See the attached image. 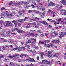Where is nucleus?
Returning a JSON list of instances; mask_svg holds the SVG:
<instances>
[{"instance_id":"nucleus-28","label":"nucleus","mask_w":66,"mask_h":66,"mask_svg":"<svg viewBox=\"0 0 66 66\" xmlns=\"http://www.w3.org/2000/svg\"><path fill=\"white\" fill-rule=\"evenodd\" d=\"M60 42V40H55V44H58Z\"/></svg>"},{"instance_id":"nucleus-3","label":"nucleus","mask_w":66,"mask_h":66,"mask_svg":"<svg viewBox=\"0 0 66 66\" xmlns=\"http://www.w3.org/2000/svg\"><path fill=\"white\" fill-rule=\"evenodd\" d=\"M48 4V6H54V5H55V3H53V2H49Z\"/></svg>"},{"instance_id":"nucleus-17","label":"nucleus","mask_w":66,"mask_h":66,"mask_svg":"<svg viewBox=\"0 0 66 66\" xmlns=\"http://www.w3.org/2000/svg\"><path fill=\"white\" fill-rule=\"evenodd\" d=\"M31 2V0H28L27 2H24V4H26V5H28V4H29V2Z\"/></svg>"},{"instance_id":"nucleus-5","label":"nucleus","mask_w":66,"mask_h":66,"mask_svg":"<svg viewBox=\"0 0 66 66\" xmlns=\"http://www.w3.org/2000/svg\"><path fill=\"white\" fill-rule=\"evenodd\" d=\"M60 12H61V14H63L64 13H64V15H66V10L63 9H62L60 11Z\"/></svg>"},{"instance_id":"nucleus-30","label":"nucleus","mask_w":66,"mask_h":66,"mask_svg":"<svg viewBox=\"0 0 66 66\" xmlns=\"http://www.w3.org/2000/svg\"><path fill=\"white\" fill-rule=\"evenodd\" d=\"M30 40H34V41L35 42H36V39H35L34 38H30Z\"/></svg>"},{"instance_id":"nucleus-51","label":"nucleus","mask_w":66,"mask_h":66,"mask_svg":"<svg viewBox=\"0 0 66 66\" xmlns=\"http://www.w3.org/2000/svg\"><path fill=\"white\" fill-rule=\"evenodd\" d=\"M45 8H42V11H44L45 10Z\"/></svg>"},{"instance_id":"nucleus-35","label":"nucleus","mask_w":66,"mask_h":66,"mask_svg":"<svg viewBox=\"0 0 66 66\" xmlns=\"http://www.w3.org/2000/svg\"><path fill=\"white\" fill-rule=\"evenodd\" d=\"M24 56V54H22L21 55H20V57L21 58H23V56Z\"/></svg>"},{"instance_id":"nucleus-60","label":"nucleus","mask_w":66,"mask_h":66,"mask_svg":"<svg viewBox=\"0 0 66 66\" xmlns=\"http://www.w3.org/2000/svg\"><path fill=\"white\" fill-rule=\"evenodd\" d=\"M4 9H5V8L4 7H2V8H1V10H2V11H3V10H4Z\"/></svg>"},{"instance_id":"nucleus-20","label":"nucleus","mask_w":66,"mask_h":66,"mask_svg":"<svg viewBox=\"0 0 66 66\" xmlns=\"http://www.w3.org/2000/svg\"><path fill=\"white\" fill-rule=\"evenodd\" d=\"M17 22H19V20H13L12 21V22L13 23H17Z\"/></svg>"},{"instance_id":"nucleus-36","label":"nucleus","mask_w":66,"mask_h":66,"mask_svg":"<svg viewBox=\"0 0 66 66\" xmlns=\"http://www.w3.org/2000/svg\"><path fill=\"white\" fill-rule=\"evenodd\" d=\"M11 26V27H13V24H12V23H11V22H9V26Z\"/></svg>"},{"instance_id":"nucleus-61","label":"nucleus","mask_w":66,"mask_h":66,"mask_svg":"<svg viewBox=\"0 0 66 66\" xmlns=\"http://www.w3.org/2000/svg\"><path fill=\"white\" fill-rule=\"evenodd\" d=\"M31 24H32V25H36V23H32Z\"/></svg>"},{"instance_id":"nucleus-13","label":"nucleus","mask_w":66,"mask_h":66,"mask_svg":"<svg viewBox=\"0 0 66 66\" xmlns=\"http://www.w3.org/2000/svg\"><path fill=\"white\" fill-rule=\"evenodd\" d=\"M17 32L19 33H22L23 32L24 33H25V32L24 31H23L21 30H18L17 31Z\"/></svg>"},{"instance_id":"nucleus-29","label":"nucleus","mask_w":66,"mask_h":66,"mask_svg":"<svg viewBox=\"0 0 66 66\" xmlns=\"http://www.w3.org/2000/svg\"><path fill=\"white\" fill-rule=\"evenodd\" d=\"M53 52V50H52V51H48V54L49 55L51 54V53H52Z\"/></svg>"},{"instance_id":"nucleus-38","label":"nucleus","mask_w":66,"mask_h":66,"mask_svg":"<svg viewBox=\"0 0 66 66\" xmlns=\"http://www.w3.org/2000/svg\"><path fill=\"white\" fill-rule=\"evenodd\" d=\"M3 57H4V55H2L0 56V60L2 58H3Z\"/></svg>"},{"instance_id":"nucleus-37","label":"nucleus","mask_w":66,"mask_h":66,"mask_svg":"<svg viewBox=\"0 0 66 66\" xmlns=\"http://www.w3.org/2000/svg\"><path fill=\"white\" fill-rule=\"evenodd\" d=\"M26 66H34V64H32V63H31V64L28 65H26Z\"/></svg>"},{"instance_id":"nucleus-11","label":"nucleus","mask_w":66,"mask_h":66,"mask_svg":"<svg viewBox=\"0 0 66 66\" xmlns=\"http://www.w3.org/2000/svg\"><path fill=\"white\" fill-rule=\"evenodd\" d=\"M5 24H6L5 27H9V26L10 23H9V21H6L5 22Z\"/></svg>"},{"instance_id":"nucleus-59","label":"nucleus","mask_w":66,"mask_h":66,"mask_svg":"<svg viewBox=\"0 0 66 66\" xmlns=\"http://www.w3.org/2000/svg\"><path fill=\"white\" fill-rule=\"evenodd\" d=\"M43 56H44L43 55H41V59H43Z\"/></svg>"},{"instance_id":"nucleus-22","label":"nucleus","mask_w":66,"mask_h":66,"mask_svg":"<svg viewBox=\"0 0 66 66\" xmlns=\"http://www.w3.org/2000/svg\"><path fill=\"white\" fill-rule=\"evenodd\" d=\"M11 32H12V30H10L9 31L7 30L6 33L7 34H9L10 33H11Z\"/></svg>"},{"instance_id":"nucleus-34","label":"nucleus","mask_w":66,"mask_h":66,"mask_svg":"<svg viewBox=\"0 0 66 66\" xmlns=\"http://www.w3.org/2000/svg\"><path fill=\"white\" fill-rule=\"evenodd\" d=\"M2 48L3 50H5V49H6V47H5V46H3L2 47Z\"/></svg>"},{"instance_id":"nucleus-40","label":"nucleus","mask_w":66,"mask_h":66,"mask_svg":"<svg viewBox=\"0 0 66 66\" xmlns=\"http://www.w3.org/2000/svg\"><path fill=\"white\" fill-rule=\"evenodd\" d=\"M25 46H26V47H27V48H29V47H30V45H28L26 44Z\"/></svg>"},{"instance_id":"nucleus-6","label":"nucleus","mask_w":66,"mask_h":66,"mask_svg":"<svg viewBox=\"0 0 66 66\" xmlns=\"http://www.w3.org/2000/svg\"><path fill=\"white\" fill-rule=\"evenodd\" d=\"M60 53H55V54L53 56L54 57H57V58H58V56H57V55H60Z\"/></svg>"},{"instance_id":"nucleus-46","label":"nucleus","mask_w":66,"mask_h":66,"mask_svg":"<svg viewBox=\"0 0 66 66\" xmlns=\"http://www.w3.org/2000/svg\"><path fill=\"white\" fill-rule=\"evenodd\" d=\"M61 18L58 19L57 21H61Z\"/></svg>"},{"instance_id":"nucleus-4","label":"nucleus","mask_w":66,"mask_h":66,"mask_svg":"<svg viewBox=\"0 0 66 66\" xmlns=\"http://www.w3.org/2000/svg\"><path fill=\"white\" fill-rule=\"evenodd\" d=\"M44 45L45 46H47V48H48L49 47H53V44H52L51 43H50L49 44H45Z\"/></svg>"},{"instance_id":"nucleus-24","label":"nucleus","mask_w":66,"mask_h":66,"mask_svg":"<svg viewBox=\"0 0 66 66\" xmlns=\"http://www.w3.org/2000/svg\"><path fill=\"white\" fill-rule=\"evenodd\" d=\"M30 35L31 36H34V34L33 33H30Z\"/></svg>"},{"instance_id":"nucleus-33","label":"nucleus","mask_w":66,"mask_h":66,"mask_svg":"<svg viewBox=\"0 0 66 66\" xmlns=\"http://www.w3.org/2000/svg\"><path fill=\"white\" fill-rule=\"evenodd\" d=\"M11 34L12 35H13V36H14V35H15L16 34V33L14 32L12 33H11Z\"/></svg>"},{"instance_id":"nucleus-2","label":"nucleus","mask_w":66,"mask_h":66,"mask_svg":"<svg viewBox=\"0 0 66 66\" xmlns=\"http://www.w3.org/2000/svg\"><path fill=\"white\" fill-rule=\"evenodd\" d=\"M26 61H30V62H35L36 61L33 58H28L26 60Z\"/></svg>"},{"instance_id":"nucleus-23","label":"nucleus","mask_w":66,"mask_h":66,"mask_svg":"<svg viewBox=\"0 0 66 66\" xmlns=\"http://www.w3.org/2000/svg\"><path fill=\"white\" fill-rule=\"evenodd\" d=\"M10 65L11 66H15V65H14V63L12 62H10Z\"/></svg>"},{"instance_id":"nucleus-57","label":"nucleus","mask_w":66,"mask_h":66,"mask_svg":"<svg viewBox=\"0 0 66 66\" xmlns=\"http://www.w3.org/2000/svg\"><path fill=\"white\" fill-rule=\"evenodd\" d=\"M38 36V34L36 33L35 34V37H36V36Z\"/></svg>"},{"instance_id":"nucleus-42","label":"nucleus","mask_w":66,"mask_h":66,"mask_svg":"<svg viewBox=\"0 0 66 66\" xmlns=\"http://www.w3.org/2000/svg\"><path fill=\"white\" fill-rule=\"evenodd\" d=\"M31 7V5L27 6L26 7V8L28 9V8H29V7Z\"/></svg>"},{"instance_id":"nucleus-7","label":"nucleus","mask_w":66,"mask_h":66,"mask_svg":"<svg viewBox=\"0 0 66 66\" xmlns=\"http://www.w3.org/2000/svg\"><path fill=\"white\" fill-rule=\"evenodd\" d=\"M61 4H64L66 5V0H62L61 1Z\"/></svg>"},{"instance_id":"nucleus-8","label":"nucleus","mask_w":66,"mask_h":66,"mask_svg":"<svg viewBox=\"0 0 66 66\" xmlns=\"http://www.w3.org/2000/svg\"><path fill=\"white\" fill-rule=\"evenodd\" d=\"M40 23H42L43 24H45V25H48V23H47V22L45 21H41L40 22Z\"/></svg>"},{"instance_id":"nucleus-25","label":"nucleus","mask_w":66,"mask_h":66,"mask_svg":"<svg viewBox=\"0 0 66 66\" xmlns=\"http://www.w3.org/2000/svg\"><path fill=\"white\" fill-rule=\"evenodd\" d=\"M9 5H11L12 6H13L14 5V4L12 2H11L10 3H9Z\"/></svg>"},{"instance_id":"nucleus-54","label":"nucleus","mask_w":66,"mask_h":66,"mask_svg":"<svg viewBox=\"0 0 66 66\" xmlns=\"http://www.w3.org/2000/svg\"><path fill=\"white\" fill-rule=\"evenodd\" d=\"M52 56V55H51V54L48 55V57H51V56Z\"/></svg>"},{"instance_id":"nucleus-12","label":"nucleus","mask_w":66,"mask_h":66,"mask_svg":"<svg viewBox=\"0 0 66 66\" xmlns=\"http://www.w3.org/2000/svg\"><path fill=\"white\" fill-rule=\"evenodd\" d=\"M5 30L4 29H3L2 30V33L1 34V35H2V36H5V34H4V32L5 31Z\"/></svg>"},{"instance_id":"nucleus-56","label":"nucleus","mask_w":66,"mask_h":66,"mask_svg":"<svg viewBox=\"0 0 66 66\" xmlns=\"http://www.w3.org/2000/svg\"><path fill=\"white\" fill-rule=\"evenodd\" d=\"M54 42H55V40H54L51 41V42L52 43H54Z\"/></svg>"},{"instance_id":"nucleus-32","label":"nucleus","mask_w":66,"mask_h":66,"mask_svg":"<svg viewBox=\"0 0 66 66\" xmlns=\"http://www.w3.org/2000/svg\"><path fill=\"white\" fill-rule=\"evenodd\" d=\"M3 21L2 20L0 21V26H2V24L3 23Z\"/></svg>"},{"instance_id":"nucleus-31","label":"nucleus","mask_w":66,"mask_h":66,"mask_svg":"<svg viewBox=\"0 0 66 66\" xmlns=\"http://www.w3.org/2000/svg\"><path fill=\"white\" fill-rule=\"evenodd\" d=\"M54 33L55 34L54 35L55 36H57V35H58V33H56L55 31H54Z\"/></svg>"},{"instance_id":"nucleus-9","label":"nucleus","mask_w":66,"mask_h":66,"mask_svg":"<svg viewBox=\"0 0 66 66\" xmlns=\"http://www.w3.org/2000/svg\"><path fill=\"white\" fill-rule=\"evenodd\" d=\"M5 13H1L0 14V18H2L3 17H5Z\"/></svg>"},{"instance_id":"nucleus-50","label":"nucleus","mask_w":66,"mask_h":66,"mask_svg":"<svg viewBox=\"0 0 66 66\" xmlns=\"http://www.w3.org/2000/svg\"><path fill=\"white\" fill-rule=\"evenodd\" d=\"M45 43H49V42H50V41L49 40H46L45 41Z\"/></svg>"},{"instance_id":"nucleus-49","label":"nucleus","mask_w":66,"mask_h":66,"mask_svg":"<svg viewBox=\"0 0 66 66\" xmlns=\"http://www.w3.org/2000/svg\"><path fill=\"white\" fill-rule=\"evenodd\" d=\"M21 12L22 13H25V11L24 10H22Z\"/></svg>"},{"instance_id":"nucleus-55","label":"nucleus","mask_w":66,"mask_h":66,"mask_svg":"<svg viewBox=\"0 0 66 66\" xmlns=\"http://www.w3.org/2000/svg\"><path fill=\"white\" fill-rule=\"evenodd\" d=\"M20 21L21 22H23V20L21 19L20 20Z\"/></svg>"},{"instance_id":"nucleus-14","label":"nucleus","mask_w":66,"mask_h":66,"mask_svg":"<svg viewBox=\"0 0 66 66\" xmlns=\"http://www.w3.org/2000/svg\"><path fill=\"white\" fill-rule=\"evenodd\" d=\"M18 55L16 54L15 55L13 56H9V58L12 59V58H13V57H18Z\"/></svg>"},{"instance_id":"nucleus-45","label":"nucleus","mask_w":66,"mask_h":66,"mask_svg":"<svg viewBox=\"0 0 66 66\" xmlns=\"http://www.w3.org/2000/svg\"><path fill=\"white\" fill-rule=\"evenodd\" d=\"M63 7V6L62 5L59 6V8H60V9H61V8H62V7Z\"/></svg>"},{"instance_id":"nucleus-21","label":"nucleus","mask_w":66,"mask_h":66,"mask_svg":"<svg viewBox=\"0 0 66 66\" xmlns=\"http://www.w3.org/2000/svg\"><path fill=\"white\" fill-rule=\"evenodd\" d=\"M53 33H54V32H51L50 33V35L51 36H52V37H54V36H55V35H54Z\"/></svg>"},{"instance_id":"nucleus-47","label":"nucleus","mask_w":66,"mask_h":66,"mask_svg":"<svg viewBox=\"0 0 66 66\" xmlns=\"http://www.w3.org/2000/svg\"><path fill=\"white\" fill-rule=\"evenodd\" d=\"M51 63V62L50 61H49L47 63V65H50V63Z\"/></svg>"},{"instance_id":"nucleus-53","label":"nucleus","mask_w":66,"mask_h":66,"mask_svg":"<svg viewBox=\"0 0 66 66\" xmlns=\"http://www.w3.org/2000/svg\"><path fill=\"white\" fill-rule=\"evenodd\" d=\"M51 14H52V15H53L54 14H55V12H53V11H52V12L51 13Z\"/></svg>"},{"instance_id":"nucleus-39","label":"nucleus","mask_w":66,"mask_h":66,"mask_svg":"<svg viewBox=\"0 0 66 66\" xmlns=\"http://www.w3.org/2000/svg\"><path fill=\"white\" fill-rule=\"evenodd\" d=\"M57 63L58 64H59V65L60 66H61V63L59 61H58L57 62Z\"/></svg>"},{"instance_id":"nucleus-58","label":"nucleus","mask_w":66,"mask_h":66,"mask_svg":"<svg viewBox=\"0 0 66 66\" xmlns=\"http://www.w3.org/2000/svg\"><path fill=\"white\" fill-rule=\"evenodd\" d=\"M21 43L22 45H24V43L23 42H21Z\"/></svg>"},{"instance_id":"nucleus-52","label":"nucleus","mask_w":66,"mask_h":66,"mask_svg":"<svg viewBox=\"0 0 66 66\" xmlns=\"http://www.w3.org/2000/svg\"><path fill=\"white\" fill-rule=\"evenodd\" d=\"M63 35V32H62L61 33V34H60V36H62Z\"/></svg>"},{"instance_id":"nucleus-43","label":"nucleus","mask_w":66,"mask_h":66,"mask_svg":"<svg viewBox=\"0 0 66 66\" xmlns=\"http://www.w3.org/2000/svg\"><path fill=\"white\" fill-rule=\"evenodd\" d=\"M34 48H35L36 49H38V46H34L33 47Z\"/></svg>"},{"instance_id":"nucleus-27","label":"nucleus","mask_w":66,"mask_h":66,"mask_svg":"<svg viewBox=\"0 0 66 66\" xmlns=\"http://www.w3.org/2000/svg\"><path fill=\"white\" fill-rule=\"evenodd\" d=\"M29 18V17L28 16H26L25 17V19L24 20V21H26V19H28Z\"/></svg>"},{"instance_id":"nucleus-64","label":"nucleus","mask_w":66,"mask_h":66,"mask_svg":"<svg viewBox=\"0 0 66 66\" xmlns=\"http://www.w3.org/2000/svg\"><path fill=\"white\" fill-rule=\"evenodd\" d=\"M4 42H7V40L5 39L4 40Z\"/></svg>"},{"instance_id":"nucleus-19","label":"nucleus","mask_w":66,"mask_h":66,"mask_svg":"<svg viewBox=\"0 0 66 66\" xmlns=\"http://www.w3.org/2000/svg\"><path fill=\"white\" fill-rule=\"evenodd\" d=\"M13 50H18L19 51H20V49L17 47H16L15 48H13Z\"/></svg>"},{"instance_id":"nucleus-26","label":"nucleus","mask_w":66,"mask_h":66,"mask_svg":"<svg viewBox=\"0 0 66 66\" xmlns=\"http://www.w3.org/2000/svg\"><path fill=\"white\" fill-rule=\"evenodd\" d=\"M40 44H44V42H42L40 41H39V45H40Z\"/></svg>"},{"instance_id":"nucleus-44","label":"nucleus","mask_w":66,"mask_h":66,"mask_svg":"<svg viewBox=\"0 0 66 66\" xmlns=\"http://www.w3.org/2000/svg\"><path fill=\"white\" fill-rule=\"evenodd\" d=\"M31 6L32 8H34H34H35V6H34V5L32 4L31 5Z\"/></svg>"},{"instance_id":"nucleus-62","label":"nucleus","mask_w":66,"mask_h":66,"mask_svg":"<svg viewBox=\"0 0 66 66\" xmlns=\"http://www.w3.org/2000/svg\"><path fill=\"white\" fill-rule=\"evenodd\" d=\"M34 42H32L31 43V44H30V45H34Z\"/></svg>"},{"instance_id":"nucleus-48","label":"nucleus","mask_w":66,"mask_h":66,"mask_svg":"<svg viewBox=\"0 0 66 66\" xmlns=\"http://www.w3.org/2000/svg\"><path fill=\"white\" fill-rule=\"evenodd\" d=\"M37 32H38L39 33H42V31L41 30H37Z\"/></svg>"},{"instance_id":"nucleus-63","label":"nucleus","mask_w":66,"mask_h":66,"mask_svg":"<svg viewBox=\"0 0 66 66\" xmlns=\"http://www.w3.org/2000/svg\"><path fill=\"white\" fill-rule=\"evenodd\" d=\"M27 28H30V25H28V26H27L26 27Z\"/></svg>"},{"instance_id":"nucleus-10","label":"nucleus","mask_w":66,"mask_h":66,"mask_svg":"<svg viewBox=\"0 0 66 66\" xmlns=\"http://www.w3.org/2000/svg\"><path fill=\"white\" fill-rule=\"evenodd\" d=\"M33 12H34L35 14H41V13L39 11H37L36 10H35L33 11Z\"/></svg>"},{"instance_id":"nucleus-16","label":"nucleus","mask_w":66,"mask_h":66,"mask_svg":"<svg viewBox=\"0 0 66 66\" xmlns=\"http://www.w3.org/2000/svg\"><path fill=\"white\" fill-rule=\"evenodd\" d=\"M45 16V13L44 12L41 15V17L42 18H43L44 17V16Z\"/></svg>"},{"instance_id":"nucleus-41","label":"nucleus","mask_w":66,"mask_h":66,"mask_svg":"<svg viewBox=\"0 0 66 66\" xmlns=\"http://www.w3.org/2000/svg\"><path fill=\"white\" fill-rule=\"evenodd\" d=\"M24 56L25 57H29V56L26 54L25 55L24 54Z\"/></svg>"},{"instance_id":"nucleus-15","label":"nucleus","mask_w":66,"mask_h":66,"mask_svg":"<svg viewBox=\"0 0 66 66\" xmlns=\"http://www.w3.org/2000/svg\"><path fill=\"white\" fill-rule=\"evenodd\" d=\"M19 29L18 28H14L12 29V31L13 32H14L15 31H18V30Z\"/></svg>"},{"instance_id":"nucleus-1","label":"nucleus","mask_w":66,"mask_h":66,"mask_svg":"<svg viewBox=\"0 0 66 66\" xmlns=\"http://www.w3.org/2000/svg\"><path fill=\"white\" fill-rule=\"evenodd\" d=\"M5 17H8V18H11L12 16H13V14L12 13H10V14L5 13Z\"/></svg>"},{"instance_id":"nucleus-18","label":"nucleus","mask_w":66,"mask_h":66,"mask_svg":"<svg viewBox=\"0 0 66 66\" xmlns=\"http://www.w3.org/2000/svg\"><path fill=\"white\" fill-rule=\"evenodd\" d=\"M42 64H45V62H48V61L47 60H42Z\"/></svg>"}]
</instances>
